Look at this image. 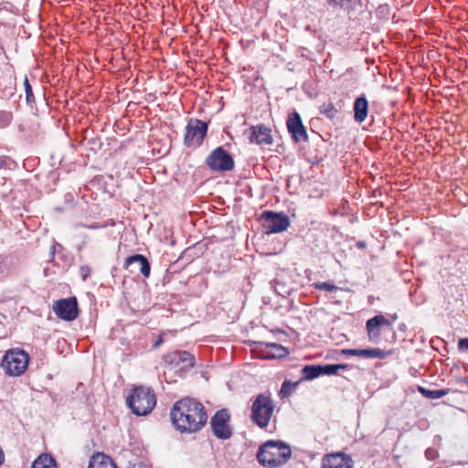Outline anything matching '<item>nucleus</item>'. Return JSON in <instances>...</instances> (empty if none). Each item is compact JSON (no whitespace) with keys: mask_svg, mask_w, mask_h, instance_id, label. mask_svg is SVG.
Here are the masks:
<instances>
[{"mask_svg":"<svg viewBox=\"0 0 468 468\" xmlns=\"http://www.w3.org/2000/svg\"><path fill=\"white\" fill-rule=\"evenodd\" d=\"M170 419L176 431L191 434L200 431L207 425L208 415L199 400L185 397L174 403Z\"/></svg>","mask_w":468,"mask_h":468,"instance_id":"obj_1","label":"nucleus"},{"mask_svg":"<svg viewBox=\"0 0 468 468\" xmlns=\"http://www.w3.org/2000/svg\"><path fill=\"white\" fill-rule=\"evenodd\" d=\"M292 457L290 445L282 441L269 440L260 445L256 459L266 468H276L285 464Z\"/></svg>","mask_w":468,"mask_h":468,"instance_id":"obj_2","label":"nucleus"},{"mask_svg":"<svg viewBox=\"0 0 468 468\" xmlns=\"http://www.w3.org/2000/svg\"><path fill=\"white\" fill-rule=\"evenodd\" d=\"M127 407L136 416H147L156 405V396L151 387L135 386L126 398Z\"/></svg>","mask_w":468,"mask_h":468,"instance_id":"obj_3","label":"nucleus"},{"mask_svg":"<svg viewBox=\"0 0 468 468\" xmlns=\"http://www.w3.org/2000/svg\"><path fill=\"white\" fill-rule=\"evenodd\" d=\"M161 365L183 378L195 367L196 356L187 350H175L163 355Z\"/></svg>","mask_w":468,"mask_h":468,"instance_id":"obj_4","label":"nucleus"},{"mask_svg":"<svg viewBox=\"0 0 468 468\" xmlns=\"http://www.w3.org/2000/svg\"><path fill=\"white\" fill-rule=\"evenodd\" d=\"M275 404L270 391L258 394L251 405L250 420L261 429H266L274 411Z\"/></svg>","mask_w":468,"mask_h":468,"instance_id":"obj_5","label":"nucleus"},{"mask_svg":"<svg viewBox=\"0 0 468 468\" xmlns=\"http://www.w3.org/2000/svg\"><path fill=\"white\" fill-rule=\"evenodd\" d=\"M29 355L23 349L13 348L5 352L1 361V367L7 376H21L28 367Z\"/></svg>","mask_w":468,"mask_h":468,"instance_id":"obj_6","label":"nucleus"},{"mask_svg":"<svg viewBox=\"0 0 468 468\" xmlns=\"http://www.w3.org/2000/svg\"><path fill=\"white\" fill-rule=\"evenodd\" d=\"M209 122L190 118L185 128L184 145L186 147H200L208 132Z\"/></svg>","mask_w":468,"mask_h":468,"instance_id":"obj_7","label":"nucleus"},{"mask_svg":"<svg viewBox=\"0 0 468 468\" xmlns=\"http://www.w3.org/2000/svg\"><path fill=\"white\" fill-rule=\"evenodd\" d=\"M206 165L213 172L226 173L234 170L233 155L220 145L213 149L205 159Z\"/></svg>","mask_w":468,"mask_h":468,"instance_id":"obj_8","label":"nucleus"},{"mask_svg":"<svg viewBox=\"0 0 468 468\" xmlns=\"http://www.w3.org/2000/svg\"><path fill=\"white\" fill-rule=\"evenodd\" d=\"M366 330L368 341L373 344H378L380 342L382 331L391 332V340L389 342H396L397 335L393 324L391 321L383 314H377L367 319L366 322Z\"/></svg>","mask_w":468,"mask_h":468,"instance_id":"obj_9","label":"nucleus"},{"mask_svg":"<svg viewBox=\"0 0 468 468\" xmlns=\"http://www.w3.org/2000/svg\"><path fill=\"white\" fill-rule=\"evenodd\" d=\"M260 220L265 234L283 232L289 228L291 223L288 215L272 210H264L261 214Z\"/></svg>","mask_w":468,"mask_h":468,"instance_id":"obj_10","label":"nucleus"},{"mask_svg":"<svg viewBox=\"0 0 468 468\" xmlns=\"http://www.w3.org/2000/svg\"><path fill=\"white\" fill-rule=\"evenodd\" d=\"M230 411L223 408L215 412L210 419V429L212 434L218 440L226 441L232 437L233 429L230 426Z\"/></svg>","mask_w":468,"mask_h":468,"instance_id":"obj_11","label":"nucleus"},{"mask_svg":"<svg viewBox=\"0 0 468 468\" xmlns=\"http://www.w3.org/2000/svg\"><path fill=\"white\" fill-rule=\"evenodd\" d=\"M53 311L61 320L74 321L80 314L78 300L75 296L57 300L54 302Z\"/></svg>","mask_w":468,"mask_h":468,"instance_id":"obj_12","label":"nucleus"},{"mask_svg":"<svg viewBox=\"0 0 468 468\" xmlns=\"http://www.w3.org/2000/svg\"><path fill=\"white\" fill-rule=\"evenodd\" d=\"M123 268L130 273L142 275L144 278H149L151 274V263L143 254L135 253L127 257L123 263Z\"/></svg>","mask_w":468,"mask_h":468,"instance_id":"obj_13","label":"nucleus"},{"mask_svg":"<svg viewBox=\"0 0 468 468\" xmlns=\"http://www.w3.org/2000/svg\"><path fill=\"white\" fill-rule=\"evenodd\" d=\"M286 126L294 144L308 141L306 127L303 125L302 117L298 112L293 111L289 114Z\"/></svg>","mask_w":468,"mask_h":468,"instance_id":"obj_14","label":"nucleus"},{"mask_svg":"<svg viewBox=\"0 0 468 468\" xmlns=\"http://www.w3.org/2000/svg\"><path fill=\"white\" fill-rule=\"evenodd\" d=\"M250 144L258 145H270L273 143L271 129L263 123L251 125L244 131Z\"/></svg>","mask_w":468,"mask_h":468,"instance_id":"obj_15","label":"nucleus"},{"mask_svg":"<svg viewBox=\"0 0 468 468\" xmlns=\"http://www.w3.org/2000/svg\"><path fill=\"white\" fill-rule=\"evenodd\" d=\"M353 464L350 455L338 452L324 455L321 468H353Z\"/></svg>","mask_w":468,"mask_h":468,"instance_id":"obj_16","label":"nucleus"},{"mask_svg":"<svg viewBox=\"0 0 468 468\" xmlns=\"http://www.w3.org/2000/svg\"><path fill=\"white\" fill-rule=\"evenodd\" d=\"M327 6L334 12L342 11L347 16L355 15L363 8V0H325Z\"/></svg>","mask_w":468,"mask_h":468,"instance_id":"obj_17","label":"nucleus"},{"mask_svg":"<svg viewBox=\"0 0 468 468\" xmlns=\"http://www.w3.org/2000/svg\"><path fill=\"white\" fill-rule=\"evenodd\" d=\"M468 366L463 365H453L450 370V382L454 387V392L464 393L462 389L468 386Z\"/></svg>","mask_w":468,"mask_h":468,"instance_id":"obj_18","label":"nucleus"},{"mask_svg":"<svg viewBox=\"0 0 468 468\" xmlns=\"http://www.w3.org/2000/svg\"><path fill=\"white\" fill-rule=\"evenodd\" d=\"M353 118L356 122L362 123L366 121L368 115V101L364 93L355 99L353 103Z\"/></svg>","mask_w":468,"mask_h":468,"instance_id":"obj_19","label":"nucleus"},{"mask_svg":"<svg viewBox=\"0 0 468 468\" xmlns=\"http://www.w3.org/2000/svg\"><path fill=\"white\" fill-rule=\"evenodd\" d=\"M254 344L261 346H265V347L271 349L264 355L266 359L283 358L290 354L288 348L277 343L254 342Z\"/></svg>","mask_w":468,"mask_h":468,"instance_id":"obj_20","label":"nucleus"},{"mask_svg":"<svg viewBox=\"0 0 468 468\" xmlns=\"http://www.w3.org/2000/svg\"><path fill=\"white\" fill-rule=\"evenodd\" d=\"M88 468H117V466L110 456L97 452L91 456Z\"/></svg>","mask_w":468,"mask_h":468,"instance_id":"obj_21","label":"nucleus"},{"mask_svg":"<svg viewBox=\"0 0 468 468\" xmlns=\"http://www.w3.org/2000/svg\"><path fill=\"white\" fill-rule=\"evenodd\" d=\"M81 144L86 146L89 151L93 152L94 154L101 151L103 145L101 138L99 135H94L93 131L89 132L88 130L85 132Z\"/></svg>","mask_w":468,"mask_h":468,"instance_id":"obj_22","label":"nucleus"},{"mask_svg":"<svg viewBox=\"0 0 468 468\" xmlns=\"http://www.w3.org/2000/svg\"><path fill=\"white\" fill-rule=\"evenodd\" d=\"M302 377L299 379L303 381H310L321 377L320 364L305 365L301 370Z\"/></svg>","mask_w":468,"mask_h":468,"instance_id":"obj_23","label":"nucleus"},{"mask_svg":"<svg viewBox=\"0 0 468 468\" xmlns=\"http://www.w3.org/2000/svg\"><path fill=\"white\" fill-rule=\"evenodd\" d=\"M31 468H58V464L54 457L42 453L33 462Z\"/></svg>","mask_w":468,"mask_h":468,"instance_id":"obj_24","label":"nucleus"},{"mask_svg":"<svg viewBox=\"0 0 468 468\" xmlns=\"http://www.w3.org/2000/svg\"><path fill=\"white\" fill-rule=\"evenodd\" d=\"M418 390L423 397L427 399H437L447 395L450 392L451 388L429 389L424 387L419 386Z\"/></svg>","mask_w":468,"mask_h":468,"instance_id":"obj_25","label":"nucleus"},{"mask_svg":"<svg viewBox=\"0 0 468 468\" xmlns=\"http://www.w3.org/2000/svg\"><path fill=\"white\" fill-rule=\"evenodd\" d=\"M319 112L325 116L327 119L334 120L339 112V110L335 108L333 102L329 101L324 102L319 106Z\"/></svg>","mask_w":468,"mask_h":468,"instance_id":"obj_26","label":"nucleus"},{"mask_svg":"<svg viewBox=\"0 0 468 468\" xmlns=\"http://www.w3.org/2000/svg\"><path fill=\"white\" fill-rule=\"evenodd\" d=\"M300 384V381L292 382L291 380L285 379L281 387V389L278 393L279 397L281 399L288 398L292 395V389L296 388L298 385Z\"/></svg>","mask_w":468,"mask_h":468,"instance_id":"obj_27","label":"nucleus"},{"mask_svg":"<svg viewBox=\"0 0 468 468\" xmlns=\"http://www.w3.org/2000/svg\"><path fill=\"white\" fill-rule=\"evenodd\" d=\"M369 348H343L340 350V354L346 356H359L363 358H368Z\"/></svg>","mask_w":468,"mask_h":468,"instance_id":"obj_28","label":"nucleus"},{"mask_svg":"<svg viewBox=\"0 0 468 468\" xmlns=\"http://www.w3.org/2000/svg\"><path fill=\"white\" fill-rule=\"evenodd\" d=\"M24 87H25L27 104L32 108L33 104H35L36 101H35V96H34L32 86L29 83V80L27 76L25 77V80H24Z\"/></svg>","mask_w":468,"mask_h":468,"instance_id":"obj_29","label":"nucleus"},{"mask_svg":"<svg viewBox=\"0 0 468 468\" xmlns=\"http://www.w3.org/2000/svg\"><path fill=\"white\" fill-rule=\"evenodd\" d=\"M392 354L393 350L385 351L379 348H369L368 358L385 359L388 356Z\"/></svg>","mask_w":468,"mask_h":468,"instance_id":"obj_30","label":"nucleus"},{"mask_svg":"<svg viewBox=\"0 0 468 468\" xmlns=\"http://www.w3.org/2000/svg\"><path fill=\"white\" fill-rule=\"evenodd\" d=\"M13 120V113L9 111H0V129H5L10 125Z\"/></svg>","mask_w":468,"mask_h":468,"instance_id":"obj_31","label":"nucleus"},{"mask_svg":"<svg viewBox=\"0 0 468 468\" xmlns=\"http://www.w3.org/2000/svg\"><path fill=\"white\" fill-rule=\"evenodd\" d=\"M390 15V7L388 4H381L376 9V16L378 19H388Z\"/></svg>","mask_w":468,"mask_h":468,"instance_id":"obj_32","label":"nucleus"},{"mask_svg":"<svg viewBox=\"0 0 468 468\" xmlns=\"http://www.w3.org/2000/svg\"><path fill=\"white\" fill-rule=\"evenodd\" d=\"M314 287L317 290L325 291L328 292H333L339 289L336 285L327 282L314 283Z\"/></svg>","mask_w":468,"mask_h":468,"instance_id":"obj_33","label":"nucleus"},{"mask_svg":"<svg viewBox=\"0 0 468 468\" xmlns=\"http://www.w3.org/2000/svg\"><path fill=\"white\" fill-rule=\"evenodd\" d=\"M321 376H334L337 375L335 364H320Z\"/></svg>","mask_w":468,"mask_h":468,"instance_id":"obj_34","label":"nucleus"},{"mask_svg":"<svg viewBox=\"0 0 468 468\" xmlns=\"http://www.w3.org/2000/svg\"><path fill=\"white\" fill-rule=\"evenodd\" d=\"M91 274V268L88 265H82L80 267V275L83 281H87Z\"/></svg>","mask_w":468,"mask_h":468,"instance_id":"obj_35","label":"nucleus"},{"mask_svg":"<svg viewBox=\"0 0 468 468\" xmlns=\"http://www.w3.org/2000/svg\"><path fill=\"white\" fill-rule=\"evenodd\" d=\"M164 344V336H163V334H160L156 340L154 342L153 346H152V349L155 350L157 348H159L162 345Z\"/></svg>","mask_w":468,"mask_h":468,"instance_id":"obj_36","label":"nucleus"},{"mask_svg":"<svg viewBox=\"0 0 468 468\" xmlns=\"http://www.w3.org/2000/svg\"><path fill=\"white\" fill-rule=\"evenodd\" d=\"M458 346L460 350H468V337L461 338Z\"/></svg>","mask_w":468,"mask_h":468,"instance_id":"obj_37","label":"nucleus"},{"mask_svg":"<svg viewBox=\"0 0 468 468\" xmlns=\"http://www.w3.org/2000/svg\"><path fill=\"white\" fill-rule=\"evenodd\" d=\"M57 248H58L61 250L64 249L61 244L55 241L50 248V255L52 256V258H54L55 253L57 252Z\"/></svg>","mask_w":468,"mask_h":468,"instance_id":"obj_38","label":"nucleus"},{"mask_svg":"<svg viewBox=\"0 0 468 468\" xmlns=\"http://www.w3.org/2000/svg\"><path fill=\"white\" fill-rule=\"evenodd\" d=\"M335 367H336V372L338 373V371L340 369H351L354 367V366L351 364L340 363V364H335Z\"/></svg>","mask_w":468,"mask_h":468,"instance_id":"obj_39","label":"nucleus"},{"mask_svg":"<svg viewBox=\"0 0 468 468\" xmlns=\"http://www.w3.org/2000/svg\"><path fill=\"white\" fill-rule=\"evenodd\" d=\"M1 9H6L11 10V8L14 6L10 2H3L0 4Z\"/></svg>","mask_w":468,"mask_h":468,"instance_id":"obj_40","label":"nucleus"},{"mask_svg":"<svg viewBox=\"0 0 468 468\" xmlns=\"http://www.w3.org/2000/svg\"><path fill=\"white\" fill-rule=\"evenodd\" d=\"M367 246V242L364 240H359L356 243V247L360 250L366 249Z\"/></svg>","mask_w":468,"mask_h":468,"instance_id":"obj_41","label":"nucleus"},{"mask_svg":"<svg viewBox=\"0 0 468 468\" xmlns=\"http://www.w3.org/2000/svg\"><path fill=\"white\" fill-rule=\"evenodd\" d=\"M6 165V157L5 156H0V169L5 166Z\"/></svg>","mask_w":468,"mask_h":468,"instance_id":"obj_42","label":"nucleus"},{"mask_svg":"<svg viewBox=\"0 0 468 468\" xmlns=\"http://www.w3.org/2000/svg\"><path fill=\"white\" fill-rule=\"evenodd\" d=\"M388 317L390 318V319H388V320H389V321H391V323H392L393 321H396V320L399 318V315H398V314H397V313L389 314H388Z\"/></svg>","mask_w":468,"mask_h":468,"instance_id":"obj_43","label":"nucleus"},{"mask_svg":"<svg viewBox=\"0 0 468 468\" xmlns=\"http://www.w3.org/2000/svg\"><path fill=\"white\" fill-rule=\"evenodd\" d=\"M4 460H5V454H4L2 448L0 447V465L4 463Z\"/></svg>","mask_w":468,"mask_h":468,"instance_id":"obj_44","label":"nucleus"},{"mask_svg":"<svg viewBox=\"0 0 468 468\" xmlns=\"http://www.w3.org/2000/svg\"><path fill=\"white\" fill-rule=\"evenodd\" d=\"M425 455H426V457L428 459H432V457L431 456V449L426 450Z\"/></svg>","mask_w":468,"mask_h":468,"instance_id":"obj_45","label":"nucleus"},{"mask_svg":"<svg viewBox=\"0 0 468 468\" xmlns=\"http://www.w3.org/2000/svg\"><path fill=\"white\" fill-rule=\"evenodd\" d=\"M399 329L400 331H405L407 329V326H406L405 324L402 323V324H399Z\"/></svg>","mask_w":468,"mask_h":468,"instance_id":"obj_46","label":"nucleus"},{"mask_svg":"<svg viewBox=\"0 0 468 468\" xmlns=\"http://www.w3.org/2000/svg\"><path fill=\"white\" fill-rule=\"evenodd\" d=\"M17 128H18V131H19V132H24V131H25V125H24V124H22V123H21V124H19Z\"/></svg>","mask_w":468,"mask_h":468,"instance_id":"obj_47","label":"nucleus"},{"mask_svg":"<svg viewBox=\"0 0 468 468\" xmlns=\"http://www.w3.org/2000/svg\"><path fill=\"white\" fill-rule=\"evenodd\" d=\"M152 97H154V96L152 93H149V94H148V99H147V100L152 99Z\"/></svg>","mask_w":468,"mask_h":468,"instance_id":"obj_48","label":"nucleus"}]
</instances>
